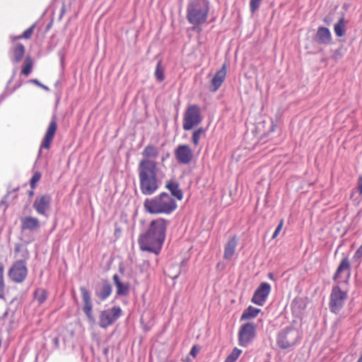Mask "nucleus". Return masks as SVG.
<instances>
[{
  "label": "nucleus",
  "mask_w": 362,
  "mask_h": 362,
  "mask_svg": "<svg viewBox=\"0 0 362 362\" xmlns=\"http://www.w3.org/2000/svg\"><path fill=\"white\" fill-rule=\"evenodd\" d=\"M165 187L170 192L171 194L178 200L182 199L183 193L177 182L170 181L166 184Z\"/></svg>",
  "instance_id": "obj_22"
},
{
  "label": "nucleus",
  "mask_w": 362,
  "mask_h": 362,
  "mask_svg": "<svg viewBox=\"0 0 362 362\" xmlns=\"http://www.w3.org/2000/svg\"><path fill=\"white\" fill-rule=\"evenodd\" d=\"M256 326L254 323L247 322L242 325L238 332L239 345L247 346L255 339Z\"/></svg>",
  "instance_id": "obj_9"
},
{
  "label": "nucleus",
  "mask_w": 362,
  "mask_h": 362,
  "mask_svg": "<svg viewBox=\"0 0 362 362\" xmlns=\"http://www.w3.org/2000/svg\"><path fill=\"white\" fill-rule=\"evenodd\" d=\"M57 128V122H56L54 118H53L48 126V128L47 129L45 137H44V139L42 141V144L40 145L39 156L41 154L42 148H46V149L49 148L51 142L53 140V138L56 133Z\"/></svg>",
  "instance_id": "obj_16"
},
{
  "label": "nucleus",
  "mask_w": 362,
  "mask_h": 362,
  "mask_svg": "<svg viewBox=\"0 0 362 362\" xmlns=\"http://www.w3.org/2000/svg\"><path fill=\"white\" fill-rule=\"evenodd\" d=\"M35 28V24L32 25L30 28H28L27 30H25L22 35H19L17 37H15L13 40H18L20 38H25L28 39L31 37V35L33 33L34 29Z\"/></svg>",
  "instance_id": "obj_33"
},
{
  "label": "nucleus",
  "mask_w": 362,
  "mask_h": 362,
  "mask_svg": "<svg viewBox=\"0 0 362 362\" xmlns=\"http://www.w3.org/2000/svg\"><path fill=\"white\" fill-rule=\"evenodd\" d=\"M226 76V64H223L221 69H219L215 74L214 76L211 80V90L214 92L216 91L221 84L223 83Z\"/></svg>",
  "instance_id": "obj_19"
},
{
  "label": "nucleus",
  "mask_w": 362,
  "mask_h": 362,
  "mask_svg": "<svg viewBox=\"0 0 362 362\" xmlns=\"http://www.w3.org/2000/svg\"><path fill=\"white\" fill-rule=\"evenodd\" d=\"M241 354L242 350L238 348H234L232 352L226 358L225 362H235Z\"/></svg>",
  "instance_id": "obj_32"
},
{
  "label": "nucleus",
  "mask_w": 362,
  "mask_h": 362,
  "mask_svg": "<svg viewBox=\"0 0 362 362\" xmlns=\"http://www.w3.org/2000/svg\"><path fill=\"white\" fill-rule=\"evenodd\" d=\"M268 276L269 279H273V274L272 273H269Z\"/></svg>",
  "instance_id": "obj_42"
},
{
  "label": "nucleus",
  "mask_w": 362,
  "mask_h": 362,
  "mask_svg": "<svg viewBox=\"0 0 362 362\" xmlns=\"http://www.w3.org/2000/svg\"><path fill=\"white\" fill-rule=\"evenodd\" d=\"M238 245L237 239L235 236L231 238L226 244L224 249L223 258L225 259H230L234 255L235 248Z\"/></svg>",
  "instance_id": "obj_20"
},
{
  "label": "nucleus",
  "mask_w": 362,
  "mask_h": 362,
  "mask_svg": "<svg viewBox=\"0 0 362 362\" xmlns=\"http://www.w3.org/2000/svg\"><path fill=\"white\" fill-rule=\"evenodd\" d=\"M9 278L16 283H22L28 274L26 263L24 260H18L13 263L8 271Z\"/></svg>",
  "instance_id": "obj_10"
},
{
  "label": "nucleus",
  "mask_w": 362,
  "mask_h": 362,
  "mask_svg": "<svg viewBox=\"0 0 362 362\" xmlns=\"http://www.w3.org/2000/svg\"><path fill=\"white\" fill-rule=\"evenodd\" d=\"M202 121L201 108L197 105H189L187 107L183 118V129L185 131L192 129Z\"/></svg>",
  "instance_id": "obj_6"
},
{
  "label": "nucleus",
  "mask_w": 362,
  "mask_h": 362,
  "mask_svg": "<svg viewBox=\"0 0 362 362\" xmlns=\"http://www.w3.org/2000/svg\"><path fill=\"white\" fill-rule=\"evenodd\" d=\"M4 266L0 262V298L4 299L5 284L4 281Z\"/></svg>",
  "instance_id": "obj_30"
},
{
  "label": "nucleus",
  "mask_w": 362,
  "mask_h": 362,
  "mask_svg": "<svg viewBox=\"0 0 362 362\" xmlns=\"http://www.w3.org/2000/svg\"><path fill=\"white\" fill-rule=\"evenodd\" d=\"M144 206L146 211L152 214H170L177 209L175 200L166 192L144 201Z\"/></svg>",
  "instance_id": "obj_3"
},
{
  "label": "nucleus",
  "mask_w": 362,
  "mask_h": 362,
  "mask_svg": "<svg viewBox=\"0 0 362 362\" xmlns=\"http://www.w3.org/2000/svg\"><path fill=\"white\" fill-rule=\"evenodd\" d=\"M122 309L118 306L103 310L99 316V325L102 328H107L113 324L122 315Z\"/></svg>",
  "instance_id": "obj_8"
},
{
  "label": "nucleus",
  "mask_w": 362,
  "mask_h": 362,
  "mask_svg": "<svg viewBox=\"0 0 362 362\" xmlns=\"http://www.w3.org/2000/svg\"><path fill=\"white\" fill-rule=\"evenodd\" d=\"M357 362H362V355L361 356Z\"/></svg>",
  "instance_id": "obj_43"
},
{
  "label": "nucleus",
  "mask_w": 362,
  "mask_h": 362,
  "mask_svg": "<svg viewBox=\"0 0 362 362\" xmlns=\"http://www.w3.org/2000/svg\"><path fill=\"white\" fill-rule=\"evenodd\" d=\"M358 192L362 194V176L359 177L358 180Z\"/></svg>",
  "instance_id": "obj_40"
},
{
  "label": "nucleus",
  "mask_w": 362,
  "mask_h": 362,
  "mask_svg": "<svg viewBox=\"0 0 362 362\" xmlns=\"http://www.w3.org/2000/svg\"><path fill=\"white\" fill-rule=\"evenodd\" d=\"M197 352H198V349L196 348V346H193L190 351V354L192 356L195 357Z\"/></svg>",
  "instance_id": "obj_41"
},
{
  "label": "nucleus",
  "mask_w": 362,
  "mask_h": 362,
  "mask_svg": "<svg viewBox=\"0 0 362 362\" xmlns=\"http://www.w3.org/2000/svg\"><path fill=\"white\" fill-rule=\"evenodd\" d=\"M40 228V223L37 218L25 216L21 218V229L23 230L35 231Z\"/></svg>",
  "instance_id": "obj_18"
},
{
  "label": "nucleus",
  "mask_w": 362,
  "mask_h": 362,
  "mask_svg": "<svg viewBox=\"0 0 362 362\" xmlns=\"http://www.w3.org/2000/svg\"><path fill=\"white\" fill-rule=\"evenodd\" d=\"M205 129L203 127H200L196 129L192 134V142L193 144L197 146L199 144L200 139L204 135Z\"/></svg>",
  "instance_id": "obj_29"
},
{
  "label": "nucleus",
  "mask_w": 362,
  "mask_h": 362,
  "mask_svg": "<svg viewBox=\"0 0 362 362\" xmlns=\"http://www.w3.org/2000/svg\"><path fill=\"white\" fill-rule=\"evenodd\" d=\"M30 82L36 84L37 86L42 88L43 89L46 90H49V88L43 84H42L37 79H32L30 80Z\"/></svg>",
  "instance_id": "obj_38"
},
{
  "label": "nucleus",
  "mask_w": 362,
  "mask_h": 362,
  "mask_svg": "<svg viewBox=\"0 0 362 362\" xmlns=\"http://www.w3.org/2000/svg\"><path fill=\"white\" fill-rule=\"evenodd\" d=\"M57 128V122H56L54 118H53L48 126V128L47 129L45 137H44V139L42 141V144L40 145L39 156L41 154L42 148H46V149L49 148L51 142L53 140V138L56 133Z\"/></svg>",
  "instance_id": "obj_15"
},
{
  "label": "nucleus",
  "mask_w": 362,
  "mask_h": 362,
  "mask_svg": "<svg viewBox=\"0 0 362 362\" xmlns=\"http://www.w3.org/2000/svg\"><path fill=\"white\" fill-rule=\"evenodd\" d=\"M155 76L157 81L161 82L164 80V68L161 65V62H158L155 71Z\"/></svg>",
  "instance_id": "obj_31"
},
{
  "label": "nucleus",
  "mask_w": 362,
  "mask_h": 362,
  "mask_svg": "<svg viewBox=\"0 0 362 362\" xmlns=\"http://www.w3.org/2000/svg\"><path fill=\"white\" fill-rule=\"evenodd\" d=\"M113 281L117 288V295L118 296H127L129 293V286L127 284H124L119 280L117 274L113 276Z\"/></svg>",
  "instance_id": "obj_21"
},
{
  "label": "nucleus",
  "mask_w": 362,
  "mask_h": 362,
  "mask_svg": "<svg viewBox=\"0 0 362 362\" xmlns=\"http://www.w3.org/2000/svg\"><path fill=\"white\" fill-rule=\"evenodd\" d=\"M40 178V175L39 174H35L33 177L31 178V180H30V185L32 186H33V185L37 182Z\"/></svg>",
  "instance_id": "obj_39"
},
{
  "label": "nucleus",
  "mask_w": 362,
  "mask_h": 362,
  "mask_svg": "<svg viewBox=\"0 0 362 362\" xmlns=\"http://www.w3.org/2000/svg\"><path fill=\"white\" fill-rule=\"evenodd\" d=\"M47 298V292L43 288H37L35 291V298L39 305L42 304Z\"/></svg>",
  "instance_id": "obj_28"
},
{
  "label": "nucleus",
  "mask_w": 362,
  "mask_h": 362,
  "mask_svg": "<svg viewBox=\"0 0 362 362\" xmlns=\"http://www.w3.org/2000/svg\"><path fill=\"white\" fill-rule=\"evenodd\" d=\"M261 3L262 0H250V11L252 13L257 11V9L259 8Z\"/></svg>",
  "instance_id": "obj_35"
},
{
  "label": "nucleus",
  "mask_w": 362,
  "mask_h": 362,
  "mask_svg": "<svg viewBox=\"0 0 362 362\" xmlns=\"http://www.w3.org/2000/svg\"><path fill=\"white\" fill-rule=\"evenodd\" d=\"M209 3L206 0H190L187 8V18L192 25H200L206 21Z\"/></svg>",
  "instance_id": "obj_4"
},
{
  "label": "nucleus",
  "mask_w": 362,
  "mask_h": 362,
  "mask_svg": "<svg viewBox=\"0 0 362 362\" xmlns=\"http://www.w3.org/2000/svg\"><path fill=\"white\" fill-rule=\"evenodd\" d=\"M346 298V291H341L338 286H334L330 294V310L332 313L337 314L343 308L344 301Z\"/></svg>",
  "instance_id": "obj_7"
},
{
  "label": "nucleus",
  "mask_w": 362,
  "mask_h": 362,
  "mask_svg": "<svg viewBox=\"0 0 362 362\" xmlns=\"http://www.w3.org/2000/svg\"><path fill=\"white\" fill-rule=\"evenodd\" d=\"M283 224H284V221H283V220H281L280 221V223H279V225L277 226V227L276 228V229L272 235V238H275L277 237V235H279V233H280V231L282 229Z\"/></svg>",
  "instance_id": "obj_36"
},
{
  "label": "nucleus",
  "mask_w": 362,
  "mask_h": 362,
  "mask_svg": "<svg viewBox=\"0 0 362 362\" xmlns=\"http://www.w3.org/2000/svg\"><path fill=\"white\" fill-rule=\"evenodd\" d=\"M32 60L30 57L27 58L25 60V64L22 70V74L25 76H28L30 72L32 69Z\"/></svg>",
  "instance_id": "obj_34"
},
{
  "label": "nucleus",
  "mask_w": 362,
  "mask_h": 362,
  "mask_svg": "<svg viewBox=\"0 0 362 362\" xmlns=\"http://www.w3.org/2000/svg\"><path fill=\"white\" fill-rule=\"evenodd\" d=\"M271 289L272 288L269 284L262 282L255 290L251 300L252 302L255 305L262 306L265 303L271 292Z\"/></svg>",
  "instance_id": "obj_12"
},
{
  "label": "nucleus",
  "mask_w": 362,
  "mask_h": 362,
  "mask_svg": "<svg viewBox=\"0 0 362 362\" xmlns=\"http://www.w3.org/2000/svg\"><path fill=\"white\" fill-rule=\"evenodd\" d=\"M80 291L81 293L82 300L83 302V311L84 312L88 322L90 324L95 323V317L93 315V303L91 300L90 294L85 287H81Z\"/></svg>",
  "instance_id": "obj_13"
},
{
  "label": "nucleus",
  "mask_w": 362,
  "mask_h": 362,
  "mask_svg": "<svg viewBox=\"0 0 362 362\" xmlns=\"http://www.w3.org/2000/svg\"><path fill=\"white\" fill-rule=\"evenodd\" d=\"M334 33L337 36L342 37L345 35V28H344V18H341L338 22L334 25Z\"/></svg>",
  "instance_id": "obj_27"
},
{
  "label": "nucleus",
  "mask_w": 362,
  "mask_h": 362,
  "mask_svg": "<svg viewBox=\"0 0 362 362\" xmlns=\"http://www.w3.org/2000/svg\"><path fill=\"white\" fill-rule=\"evenodd\" d=\"M318 41L327 45L332 41V35L329 30L325 27L318 28Z\"/></svg>",
  "instance_id": "obj_23"
},
{
  "label": "nucleus",
  "mask_w": 362,
  "mask_h": 362,
  "mask_svg": "<svg viewBox=\"0 0 362 362\" xmlns=\"http://www.w3.org/2000/svg\"><path fill=\"white\" fill-rule=\"evenodd\" d=\"M112 293V286L107 281H104L98 284L95 289V295L100 300H104L107 298Z\"/></svg>",
  "instance_id": "obj_17"
},
{
  "label": "nucleus",
  "mask_w": 362,
  "mask_h": 362,
  "mask_svg": "<svg viewBox=\"0 0 362 362\" xmlns=\"http://www.w3.org/2000/svg\"><path fill=\"white\" fill-rule=\"evenodd\" d=\"M362 257V245L356 251L353 259L356 261L360 259Z\"/></svg>",
  "instance_id": "obj_37"
},
{
  "label": "nucleus",
  "mask_w": 362,
  "mask_h": 362,
  "mask_svg": "<svg viewBox=\"0 0 362 362\" xmlns=\"http://www.w3.org/2000/svg\"><path fill=\"white\" fill-rule=\"evenodd\" d=\"M5 199H6V197L3 200H1L2 204L5 202V201H4Z\"/></svg>",
  "instance_id": "obj_44"
},
{
  "label": "nucleus",
  "mask_w": 362,
  "mask_h": 362,
  "mask_svg": "<svg viewBox=\"0 0 362 362\" xmlns=\"http://www.w3.org/2000/svg\"><path fill=\"white\" fill-rule=\"evenodd\" d=\"M349 269H350L349 260L347 257H345L341 259V261L337 269V272L334 276V279L335 281H337V279H339L340 278V275L344 271H345V270L349 271Z\"/></svg>",
  "instance_id": "obj_24"
},
{
  "label": "nucleus",
  "mask_w": 362,
  "mask_h": 362,
  "mask_svg": "<svg viewBox=\"0 0 362 362\" xmlns=\"http://www.w3.org/2000/svg\"><path fill=\"white\" fill-rule=\"evenodd\" d=\"M24 54H25L24 46L21 43L16 45V46L15 47V48L13 49V60L16 62H20L23 59Z\"/></svg>",
  "instance_id": "obj_26"
},
{
  "label": "nucleus",
  "mask_w": 362,
  "mask_h": 362,
  "mask_svg": "<svg viewBox=\"0 0 362 362\" xmlns=\"http://www.w3.org/2000/svg\"><path fill=\"white\" fill-rule=\"evenodd\" d=\"M260 312V309L256 308L250 305L246 310H244L241 315V320H248L250 318H253L257 315V314Z\"/></svg>",
  "instance_id": "obj_25"
},
{
  "label": "nucleus",
  "mask_w": 362,
  "mask_h": 362,
  "mask_svg": "<svg viewBox=\"0 0 362 362\" xmlns=\"http://www.w3.org/2000/svg\"><path fill=\"white\" fill-rule=\"evenodd\" d=\"M299 340L298 330L293 327H286L279 332L276 344L281 349H288L293 348Z\"/></svg>",
  "instance_id": "obj_5"
},
{
  "label": "nucleus",
  "mask_w": 362,
  "mask_h": 362,
  "mask_svg": "<svg viewBox=\"0 0 362 362\" xmlns=\"http://www.w3.org/2000/svg\"><path fill=\"white\" fill-rule=\"evenodd\" d=\"M168 221L164 218H157L151 222L148 230L139 238V244L142 251L158 255L165 238V231Z\"/></svg>",
  "instance_id": "obj_2"
},
{
  "label": "nucleus",
  "mask_w": 362,
  "mask_h": 362,
  "mask_svg": "<svg viewBox=\"0 0 362 362\" xmlns=\"http://www.w3.org/2000/svg\"><path fill=\"white\" fill-rule=\"evenodd\" d=\"M175 156L179 163L187 165L193 159V151L188 145H179L175 151Z\"/></svg>",
  "instance_id": "obj_14"
},
{
  "label": "nucleus",
  "mask_w": 362,
  "mask_h": 362,
  "mask_svg": "<svg viewBox=\"0 0 362 362\" xmlns=\"http://www.w3.org/2000/svg\"><path fill=\"white\" fill-rule=\"evenodd\" d=\"M158 148L147 145L142 152L144 157L138 165L137 171L141 192L146 196L154 194L162 185L163 173L158 163L153 160L158 156Z\"/></svg>",
  "instance_id": "obj_1"
},
{
  "label": "nucleus",
  "mask_w": 362,
  "mask_h": 362,
  "mask_svg": "<svg viewBox=\"0 0 362 362\" xmlns=\"http://www.w3.org/2000/svg\"><path fill=\"white\" fill-rule=\"evenodd\" d=\"M51 202V196L48 194H45L35 198L33 207L39 215L48 218Z\"/></svg>",
  "instance_id": "obj_11"
}]
</instances>
